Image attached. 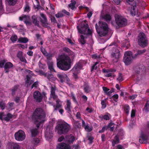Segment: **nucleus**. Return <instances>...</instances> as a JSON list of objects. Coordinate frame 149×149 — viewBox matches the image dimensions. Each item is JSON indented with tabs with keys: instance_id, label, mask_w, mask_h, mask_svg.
<instances>
[{
	"instance_id": "nucleus-55",
	"label": "nucleus",
	"mask_w": 149,
	"mask_h": 149,
	"mask_svg": "<svg viewBox=\"0 0 149 149\" xmlns=\"http://www.w3.org/2000/svg\"><path fill=\"white\" fill-rule=\"evenodd\" d=\"M6 61L3 60L0 61V68H2L3 67L4 63L6 62Z\"/></svg>"
},
{
	"instance_id": "nucleus-2",
	"label": "nucleus",
	"mask_w": 149,
	"mask_h": 149,
	"mask_svg": "<svg viewBox=\"0 0 149 149\" xmlns=\"http://www.w3.org/2000/svg\"><path fill=\"white\" fill-rule=\"evenodd\" d=\"M45 115L42 109H36L32 116V118L36 127L39 128L41 124L43 123L45 120Z\"/></svg>"
},
{
	"instance_id": "nucleus-12",
	"label": "nucleus",
	"mask_w": 149,
	"mask_h": 149,
	"mask_svg": "<svg viewBox=\"0 0 149 149\" xmlns=\"http://www.w3.org/2000/svg\"><path fill=\"white\" fill-rule=\"evenodd\" d=\"M123 135V131L122 130H120L117 134L115 136L114 140L112 142V144L113 146H114L116 144L118 143L119 142V138L122 139Z\"/></svg>"
},
{
	"instance_id": "nucleus-61",
	"label": "nucleus",
	"mask_w": 149,
	"mask_h": 149,
	"mask_svg": "<svg viewBox=\"0 0 149 149\" xmlns=\"http://www.w3.org/2000/svg\"><path fill=\"white\" fill-rule=\"evenodd\" d=\"M86 110L89 113H91L93 111V109L91 108L88 107L86 108Z\"/></svg>"
},
{
	"instance_id": "nucleus-16",
	"label": "nucleus",
	"mask_w": 149,
	"mask_h": 149,
	"mask_svg": "<svg viewBox=\"0 0 149 149\" xmlns=\"http://www.w3.org/2000/svg\"><path fill=\"white\" fill-rule=\"evenodd\" d=\"M57 149H71L70 145L62 142L58 144L56 147Z\"/></svg>"
},
{
	"instance_id": "nucleus-59",
	"label": "nucleus",
	"mask_w": 149,
	"mask_h": 149,
	"mask_svg": "<svg viewBox=\"0 0 149 149\" xmlns=\"http://www.w3.org/2000/svg\"><path fill=\"white\" fill-rule=\"evenodd\" d=\"M114 92V90L113 88L111 89L110 90H109L108 92V93H107V95L108 96H110L111 95V93Z\"/></svg>"
},
{
	"instance_id": "nucleus-40",
	"label": "nucleus",
	"mask_w": 149,
	"mask_h": 149,
	"mask_svg": "<svg viewBox=\"0 0 149 149\" xmlns=\"http://www.w3.org/2000/svg\"><path fill=\"white\" fill-rule=\"evenodd\" d=\"M111 115L109 113H107V115H105L103 116V118L106 120H109L110 118L111 117Z\"/></svg>"
},
{
	"instance_id": "nucleus-6",
	"label": "nucleus",
	"mask_w": 149,
	"mask_h": 149,
	"mask_svg": "<svg viewBox=\"0 0 149 149\" xmlns=\"http://www.w3.org/2000/svg\"><path fill=\"white\" fill-rule=\"evenodd\" d=\"M149 134V125L148 124L146 127L143 129L140 136L142 139H140L139 142L141 143H146Z\"/></svg>"
},
{
	"instance_id": "nucleus-43",
	"label": "nucleus",
	"mask_w": 149,
	"mask_h": 149,
	"mask_svg": "<svg viewBox=\"0 0 149 149\" xmlns=\"http://www.w3.org/2000/svg\"><path fill=\"white\" fill-rule=\"evenodd\" d=\"M47 77L49 80H55L56 79V78L54 77L53 75L52 74H50L47 75Z\"/></svg>"
},
{
	"instance_id": "nucleus-46",
	"label": "nucleus",
	"mask_w": 149,
	"mask_h": 149,
	"mask_svg": "<svg viewBox=\"0 0 149 149\" xmlns=\"http://www.w3.org/2000/svg\"><path fill=\"white\" fill-rule=\"evenodd\" d=\"M21 147L19 145L16 143H14L13 145V149H20Z\"/></svg>"
},
{
	"instance_id": "nucleus-37",
	"label": "nucleus",
	"mask_w": 149,
	"mask_h": 149,
	"mask_svg": "<svg viewBox=\"0 0 149 149\" xmlns=\"http://www.w3.org/2000/svg\"><path fill=\"white\" fill-rule=\"evenodd\" d=\"M13 115L10 113H8L6 116L4 118V120L6 121H9L12 117Z\"/></svg>"
},
{
	"instance_id": "nucleus-57",
	"label": "nucleus",
	"mask_w": 149,
	"mask_h": 149,
	"mask_svg": "<svg viewBox=\"0 0 149 149\" xmlns=\"http://www.w3.org/2000/svg\"><path fill=\"white\" fill-rule=\"evenodd\" d=\"M18 88V86L17 85L14 86L12 89V91L13 94L14 92L17 90Z\"/></svg>"
},
{
	"instance_id": "nucleus-56",
	"label": "nucleus",
	"mask_w": 149,
	"mask_h": 149,
	"mask_svg": "<svg viewBox=\"0 0 149 149\" xmlns=\"http://www.w3.org/2000/svg\"><path fill=\"white\" fill-rule=\"evenodd\" d=\"M40 141V140L39 139L37 138L34 139L33 142L34 144L36 145L39 143Z\"/></svg>"
},
{
	"instance_id": "nucleus-14",
	"label": "nucleus",
	"mask_w": 149,
	"mask_h": 149,
	"mask_svg": "<svg viewBox=\"0 0 149 149\" xmlns=\"http://www.w3.org/2000/svg\"><path fill=\"white\" fill-rule=\"evenodd\" d=\"M120 54V52L118 50H116L115 53H113L111 54L112 60L114 62L118 61Z\"/></svg>"
},
{
	"instance_id": "nucleus-29",
	"label": "nucleus",
	"mask_w": 149,
	"mask_h": 149,
	"mask_svg": "<svg viewBox=\"0 0 149 149\" xmlns=\"http://www.w3.org/2000/svg\"><path fill=\"white\" fill-rule=\"evenodd\" d=\"M79 42L83 45L86 42V41L85 40L84 38L82 35L80 36V38L79 39Z\"/></svg>"
},
{
	"instance_id": "nucleus-24",
	"label": "nucleus",
	"mask_w": 149,
	"mask_h": 149,
	"mask_svg": "<svg viewBox=\"0 0 149 149\" xmlns=\"http://www.w3.org/2000/svg\"><path fill=\"white\" fill-rule=\"evenodd\" d=\"M32 19L33 23L36 26H39V22L37 20L36 17L33 15L32 17Z\"/></svg>"
},
{
	"instance_id": "nucleus-36",
	"label": "nucleus",
	"mask_w": 149,
	"mask_h": 149,
	"mask_svg": "<svg viewBox=\"0 0 149 149\" xmlns=\"http://www.w3.org/2000/svg\"><path fill=\"white\" fill-rule=\"evenodd\" d=\"M124 109L125 112L127 113H129V110L130 109V107L128 105H125L124 107Z\"/></svg>"
},
{
	"instance_id": "nucleus-19",
	"label": "nucleus",
	"mask_w": 149,
	"mask_h": 149,
	"mask_svg": "<svg viewBox=\"0 0 149 149\" xmlns=\"http://www.w3.org/2000/svg\"><path fill=\"white\" fill-rule=\"evenodd\" d=\"M66 142L68 143H72L74 141L75 138L73 135L70 134V135L67 136L66 137Z\"/></svg>"
},
{
	"instance_id": "nucleus-50",
	"label": "nucleus",
	"mask_w": 149,
	"mask_h": 149,
	"mask_svg": "<svg viewBox=\"0 0 149 149\" xmlns=\"http://www.w3.org/2000/svg\"><path fill=\"white\" fill-rule=\"evenodd\" d=\"M99 62H96L95 64L93 65L91 69V71L93 70H96L97 69V67L96 65L98 64Z\"/></svg>"
},
{
	"instance_id": "nucleus-58",
	"label": "nucleus",
	"mask_w": 149,
	"mask_h": 149,
	"mask_svg": "<svg viewBox=\"0 0 149 149\" xmlns=\"http://www.w3.org/2000/svg\"><path fill=\"white\" fill-rule=\"evenodd\" d=\"M17 56L19 58L23 56V53L21 51L19 52L17 54Z\"/></svg>"
},
{
	"instance_id": "nucleus-33",
	"label": "nucleus",
	"mask_w": 149,
	"mask_h": 149,
	"mask_svg": "<svg viewBox=\"0 0 149 149\" xmlns=\"http://www.w3.org/2000/svg\"><path fill=\"white\" fill-rule=\"evenodd\" d=\"M10 5H14L17 3V0H6Z\"/></svg>"
},
{
	"instance_id": "nucleus-34",
	"label": "nucleus",
	"mask_w": 149,
	"mask_h": 149,
	"mask_svg": "<svg viewBox=\"0 0 149 149\" xmlns=\"http://www.w3.org/2000/svg\"><path fill=\"white\" fill-rule=\"evenodd\" d=\"M107 99H105L101 101V104L102 105V109H104L106 107V100Z\"/></svg>"
},
{
	"instance_id": "nucleus-3",
	"label": "nucleus",
	"mask_w": 149,
	"mask_h": 149,
	"mask_svg": "<svg viewBox=\"0 0 149 149\" xmlns=\"http://www.w3.org/2000/svg\"><path fill=\"white\" fill-rule=\"evenodd\" d=\"M99 23L100 28H98V26L97 24L95 25L96 31L100 36H104L107 34L109 31L108 25L105 22H100Z\"/></svg>"
},
{
	"instance_id": "nucleus-28",
	"label": "nucleus",
	"mask_w": 149,
	"mask_h": 149,
	"mask_svg": "<svg viewBox=\"0 0 149 149\" xmlns=\"http://www.w3.org/2000/svg\"><path fill=\"white\" fill-rule=\"evenodd\" d=\"M28 41V38H26L21 37L19 38L18 41L19 42L26 43Z\"/></svg>"
},
{
	"instance_id": "nucleus-20",
	"label": "nucleus",
	"mask_w": 149,
	"mask_h": 149,
	"mask_svg": "<svg viewBox=\"0 0 149 149\" xmlns=\"http://www.w3.org/2000/svg\"><path fill=\"white\" fill-rule=\"evenodd\" d=\"M71 102L70 100H67L66 101V105L65 106V109L68 113H69L71 111Z\"/></svg>"
},
{
	"instance_id": "nucleus-51",
	"label": "nucleus",
	"mask_w": 149,
	"mask_h": 149,
	"mask_svg": "<svg viewBox=\"0 0 149 149\" xmlns=\"http://www.w3.org/2000/svg\"><path fill=\"white\" fill-rule=\"evenodd\" d=\"M0 107L2 110L5 109V103L3 102L2 101L0 102Z\"/></svg>"
},
{
	"instance_id": "nucleus-9",
	"label": "nucleus",
	"mask_w": 149,
	"mask_h": 149,
	"mask_svg": "<svg viewBox=\"0 0 149 149\" xmlns=\"http://www.w3.org/2000/svg\"><path fill=\"white\" fill-rule=\"evenodd\" d=\"M77 29L79 33L84 34L91 35L92 31L88 28V26L87 24H85L83 26H77Z\"/></svg>"
},
{
	"instance_id": "nucleus-10",
	"label": "nucleus",
	"mask_w": 149,
	"mask_h": 149,
	"mask_svg": "<svg viewBox=\"0 0 149 149\" xmlns=\"http://www.w3.org/2000/svg\"><path fill=\"white\" fill-rule=\"evenodd\" d=\"M15 139L18 141H22L24 140L26 137L24 132L20 130L15 133L14 135Z\"/></svg>"
},
{
	"instance_id": "nucleus-7",
	"label": "nucleus",
	"mask_w": 149,
	"mask_h": 149,
	"mask_svg": "<svg viewBox=\"0 0 149 149\" xmlns=\"http://www.w3.org/2000/svg\"><path fill=\"white\" fill-rule=\"evenodd\" d=\"M138 42L139 45L143 47H145L148 44V40L145 34L141 32L138 36Z\"/></svg>"
},
{
	"instance_id": "nucleus-1",
	"label": "nucleus",
	"mask_w": 149,
	"mask_h": 149,
	"mask_svg": "<svg viewBox=\"0 0 149 149\" xmlns=\"http://www.w3.org/2000/svg\"><path fill=\"white\" fill-rule=\"evenodd\" d=\"M59 61L57 62V67L61 70L67 71L71 67L72 60L68 55L63 54L59 56Z\"/></svg>"
},
{
	"instance_id": "nucleus-54",
	"label": "nucleus",
	"mask_w": 149,
	"mask_h": 149,
	"mask_svg": "<svg viewBox=\"0 0 149 149\" xmlns=\"http://www.w3.org/2000/svg\"><path fill=\"white\" fill-rule=\"evenodd\" d=\"M19 59H20V61L22 62H24L25 63H27V61L26 59L24 57H23V56L20 58H19Z\"/></svg>"
},
{
	"instance_id": "nucleus-30",
	"label": "nucleus",
	"mask_w": 149,
	"mask_h": 149,
	"mask_svg": "<svg viewBox=\"0 0 149 149\" xmlns=\"http://www.w3.org/2000/svg\"><path fill=\"white\" fill-rule=\"evenodd\" d=\"M149 109V103L148 101H147L145 105V107L143 109V111L145 112H148V111Z\"/></svg>"
},
{
	"instance_id": "nucleus-52",
	"label": "nucleus",
	"mask_w": 149,
	"mask_h": 149,
	"mask_svg": "<svg viewBox=\"0 0 149 149\" xmlns=\"http://www.w3.org/2000/svg\"><path fill=\"white\" fill-rule=\"evenodd\" d=\"M145 52V50H139L138 51L137 54H135V57L138 55L141 54H142L143 53Z\"/></svg>"
},
{
	"instance_id": "nucleus-23",
	"label": "nucleus",
	"mask_w": 149,
	"mask_h": 149,
	"mask_svg": "<svg viewBox=\"0 0 149 149\" xmlns=\"http://www.w3.org/2000/svg\"><path fill=\"white\" fill-rule=\"evenodd\" d=\"M137 13V8L136 6H133L131 10V14L132 16H134Z\"/></svg>"
},
{
	"instance_id": "nucleus-60",
	"label": "nucleus",
	"mask_w": 149,
	"mask_h": 149,
	"mask_svg": "<svg viewBox=\"0 0 149 149\" xmlns=\"http://www.w3.org/2000/svg\"><path fill=\"white\" fill-rule=\"evenodd\" d=\"M38 74L40 75H43L45 76H47V74L46 73H45L43 71L41 70H39L38 72Z\"/></svg>"
},
{
	"instance_id": "nucleus-44",
	"label": "nucleus",
	"mask_w": 149,
	"mask_h": 149,
	"mask_svg": "<svg viewBox=\"0 0 149 149\" xmlns=\"http://www.w3.org/2000/svg\"><path fill=\"white\" fill-rule=\"evenodd\" d=\"M17 39V36L15 35L12 36L10 38L11 41L13 42L16 41Z\"/></svg>"
},
{
	"instance_id": "nucleus-39",
	"label": "nucleus",
	"mask_w": 149,
	"mask_h": 149,
	"mask_svg": "<svg viewBox=\"0 0 149 149\" xmlns=\"http://www.w3.org/2000/svg\"><path fill=\"white\" fill-rule=\"evenodd\" d=\"M14 144V143H8L7 146V147L8 149H13Z\"/></svg>"
},
{
	"instance_id": "nucleus-25",
	"label": "nucleus",
	"mask_w": 149,
	"mask_h": 149,
	"mask_svg": "<svg viewBox=\"0 0 149 149\" xmlns=\"http://www.w3.org/2000/svg\"><path fill=\"white\" fill-rule=\"evenodd\" d=\"M48 65L49 69L52 72H55L53 67V63L52 62H49L48 63Z\"/></svg>"
},
{
	"instance_id": "nucleus-41",
	"label": "nucleus",
	"mask_w": 149,
	"mask_h": 149,
	"mask_svg": "<svg viewBox=\"0 0 149 149\" xmlns=\"http://www.w3.org/2000/svg\"><path fill=\"white\" fill-rule=\"evenodd\" d=\"M84 128L85 130L88 132H91L92 130L93 129L92 127H90L88 125L84 126Z\"/></svg>"
},
{
	"instance_id": "nucleus-48",
	"label": "nucleus",
	"mask_w": 149,
	"mask_h": 149,
	"mask_svg": "<svg viewBox=\"0 0 149 149\" xmlns=\"http://www.w3.org/2000/svg\"><path fill=\"white\" fill-rule=\"evenodd\" d=\"M102 89L104 93L107 95V93L109 92V89L107 88V87L104 86L103 87Z\"/></svg>"
},
{
	"instance_id": "nucleus-42",
	"label": "nucleus",
	"mask_w": 149,
	"mask_h": 149,
	"mask_svg": "<svg viewBox=\"0 0 149 149\" xmlns=\"http://www.w3.org/2000/svg\"><path fill=\"white\" fill-rule=\"evenodd\" d=\"M30 10V8L28 3H26L24 8V11L29 12Z\"/></svg>"
},
{
	"instance_id": "nucleus-11",
	"label": "nucleus",
	"mask_w": 149,
	"mask_h": 149,
	"mask_svg": "<svg viewBox=\"0 0 149 149\" xmlns=\"http://www.w3.org/2000/svg\"><path fill=\"white\" fill-rule=\"evenodd\" d=\"M81 68V63H78L76 64L72 70L71 71L73 72L74 77L75 79L78 78L77 74L80 72V70Z\"/></svg>"
},
{
	"instance_id": "nucleus-62",
	"label": "nucleus",
	"mask_w": 149,
	"mask_h": 149,
	"mask_svg": "<svg viewBox=\"0 0 149 149\" xmlns=\"http://www.w3.org/2000/svg\"><path fill=\"white\" fill-rule=\"evenodd\" d=\"M84 89L85 92L86 93H88L89 91V86H85Z\"/></svg>"
},
{
	"instance_id": "nucleus-63",
	"label": "nucleus",
	"mask_w": 149,
	"mask_h": 149,
	"mask_svg": "<svg viewBox=\"0 0 149 149\" xmlns=\"http://www.w3.org/2000/svg\"><path fill=\"white\" fill-rule=\"evenodd\" d=\"M41 52H42L43 54L45 56L46 54L47 53V52L45 50V49L43 48V47H41Z\"/></svg>"
},
{
	"instance_id": "nucleus-35",
	"label": "nucleus",
	"mask_w": 149,
	"mask_h": 149,
	"mask_svg": "<svg viewBox=\"0 0 149 149\" xmlns=\"http://www.w3.org/2000/svg\"><path fill=\"white\" fill-rule=\"evenodd\" d=\"M32 135L33 136H34L37 135L38 133V130L36 129H34L31 130Z\"/></svg>"
},
{
	"instance_id": "nucleus-45",
	"label": "nucleus",
	"mask_w": 149,
	"mask_h": 149,
	"mask_svg": "<svg viewBox=\"0 0 149 149\" xmlns=\"http://www.w3.org/2000/svg\"><path fill=\"white\" fill-rule=\"evenodd\" d=\"M58 96L56 95V93L50 94L49 99L53 98L54 100L57 99Z\"/></svg>"
},
{
	"instance_id": "nucleus-64",
	"label": "nucleus",
	"mask_w": 149,
	"mask_h": 149,
	"mask_svg": "<svg viewBox=\"0 0 149 149\" xmlns=\"http://www.w3.org/2000/svg\"><path fill=\"white\" fill-rule=\"evenodd\" d=\"M135 110L134 109H132L131 113V117H133L135 115Z\"/></svg>"
},
{
	"instance_id": "nucleus-22",
	"label": "nucleus",
	"mask_w": 149,
	"mask_h": 149,
	"mask_svg": "<svg viewBox=\"0 0 149 149\" xmlns=\"http://www.w3.org/2000/svg\"><path fill=\"white\" fill-rule=\"evenodd\" d=\"M76 3L74 0H71V3L68 5V7L72 10H73L75 8V5Z\"/></svg>"
},
{
	"instance_id": "nucleus-49",
	"label": "nucleus",
	"mask_w": 149,
	"mask_h": 149,
	"mask_svg": "<svg viewBox=\"0 0 149 149\" xmlns=\"http://www.w3.org/2000/svg\"><path fill=\"white\" fill-rule=\"evenodd\" d=\"M56 88L55 86H52L51 88L50 94L55 93Z\"/></svg>"
},
{
	"instance_id": "nucleus-38",
	"label": "nucleus",
	"mask_w": 149,
	"mask_h": 149,
	"mask_svg": "<svg viewBox=\"0 0 149 149\" xmlns=\"http://www.w3.org/2000/svg\"><path fill=\"white\" fill-rule=\"evenodd\" d=\"M108 127L110 128V131H113L114 129V124L111 123L109 124L108 126Z\"/></svg>"
},
{
	"instance_id": "nucleus-47",
	"label": "nucleus",
	"mask_w": 149,
	"mask_h": 149,
	"mask_svg": "<svg viewBox=\"0 0 149 149\" xmlns=\"http://www.w3.org/2000/svg\"><path fill=\"white\" fill-rule=\"evenodd\" d=\"M117 80L119 81H122L123 80V78L122 76V74L119 73L118 77L117 78Z\"/></svg>"
},
{
	"instance_id": "nucleus-31",
	"label": "nucleus",
	"mask_w": 149,
	"mask_h": 149,
	"mask_svg": "<svg viewBox=\"0 0 149 149\" xmlns=\"http://www.w3.org/2000/svg\"><path fill=\"white\" fill-rule=\"evenodd\" d=\"M103 18L107 22H108L110 21L111 17L110 15L106 14L103 17Z\"/></svg>"
},
{
	"instance_id": "nucleus-21",
	"label": "nucleus",
	"mask_w": 149,
	"mask_h": 149,
	"mask_svg": "<svg viewBox=\"0 0 149 149\" xmlns=\"http://www.w3.org/2000/svg\"><path fill=\"white\" fill-rule=\"evenodd\" d=\"M63 50L66 52L68 53L69 55L72 56V59H73L75 57V54L74 53L71 51L68 48L65 47L63 48Z\"/></svg>"
},
{
	"instance_id": "nucleus-17",
	"label": "nucleus",
	"mask_w": 149,
	"mask_h": 149,
	"mask_svg": "<svg viewBox=\"0 0 149 149\" xmlns=\"http://www.w3.org/2000/svg\"><path fill=\"white\" fill-rule=\"evenodd\" d=\"M40 15L43 18V19L41 20V22L42 23L43 26L45 27H48L49 26V24L47 22V18L45 15L43 13H40Z\"/></svg>"
},
{
	"instance_id": "nucleus-53",
	"label": "nucleus",
	"mask_w": 149,
	"mask_h": 149,
	"mask_svg": "<svg viewBox=\"0 0 149 149\" xmlns=\"http://www.w3.org/2000/svg\"><path fill=\"white\" fill-rule=\"evenodd\" d=\"M62 12L66 15L70 16V13L65 9L63 10Z\"/></svg>"
},
{
	"instance_id": "nucleus-18",
	"label": "nucleus",
	"mask_w": 149,
	"mask_h": 149,
	"mask_svg": "<svg viewBox=\"0 0 149 149\" xmlns=\"http://www.w3.org/2000/svg\"><path fill=\"white\" fill-rule=\"evenodd\" d=\"M57 76L60 79L61 82L64 81L65 79L68 78L66 74L64 73L58 74H57Z\"/></svg>"
},
{
	"instance_id": "nucleus-26",
	"label": "nucleus",
	"mask_w": 149,
	"mask_h": 149,
	"mask_svg": "<svg viewBox=\"0 0 149 149\" xmlns=\"http://www.w3.org/2000/svg\"><path fill=\"white\" fill-rule=\"evenodd\" d=\"M72 123L73 126L75 128H80L81 125L80 123L79 122L75 120H74L72 122Z\"/></svg>"
},
{
	"instance_id": "nucleus-15",
	"label": "nucleus",
	"mask_w": 149,
	"mask_h": 149,
	"mask_svg": "<svg viewBox=\"0 0 149 149\" xmlns=\"http://www.w3.org/2000/svg\"><path fill=\"white\" fill-rule=\"evenodd\" d=\"M30 17L29 16L23 15L19 17L20 20H24L25 23L26 25H30L31 24V22L30 21Z\"/></svg>"
},
{
	"instance_id": "nucleus-13",
	"label": "nucleus",
	"mask_w": 149,
	"mask_h": 149,
	"mask_svg": "<svg viewBox=\"0 0 149 149\" xmlns=\"http://www.w3.org/2000/svg\"><path fill=\"white\" fill-rule=\"evenodd\" d=\"M33 96L34 99L37 102H40L42 101V97L40 92L39 91H35L34 93Z\"/></svg>"
},
{
	"instance_id": "nucleus-8",
	"label": "nucleus",
	"mask_w": 149,
	"mask_h": 149,
	"mask_svg": "<svg viewBox=\"0 0 149 149\" xmlns=\"http://www.w3.org/2000/svg\"><path fill=\"white\" fill-rule=\"evenodd\" d=\"M115 21L117 24L119 26H126L127 23V20L120 15H116L115 16Z\"/></svg>"
},
{
	"instance_id": "nucleus-5",
	"label": "nucleus",
	"mask_w": 149,
	"mask_h": 149,
	"mask_svg": "<svg viewBox=\"0 0 149 149\" xmlns=\"http://www.w3.org/2000/svg\"><path fill=\"white\" fill-rule=\"evenodd\" d=\"M135 58L132 56V53L131 51H127L125 52L123 59V61L126 65L130 64L133 60Z\"/></svg>"
},
{
	"instance_id": "nucleus-27",
	"label": "nucleus",
	"mask_w": 149,
	"mask_h": 149,
	"mask_svg": "<svg viewBox=\"0 0 149 149\" xmlns=\"http://www.w3.org/2000/svg\"><path fill=\"white\" fill-rule=\"evenodd\" d=\"M13 66V64L10 62H8L6 63L4 66V68L5 70L7 69L10 68Z\"/></svg>"
},
{
	"instance_id": "nucleus-32",
	"label": "nucleus",
	"mask_w": 149,
	"mask_h": 149,
	"mask_svg": "<svg viewBox=\"0 0 149 149\" xmlns=\"http://www.w3.org/2000/svg\"><path fill=\"white\" fill-rule=\"evenodd\" d=\"M26 77L27 79L26 81V83L27 84V86L30 85L33 82V81L32 80H30L31 77H29L28 75H27Z\"/></svg>"
},
{
	"instance_id": "nucleus-4",
	"label": "nucleus",
	"mask_w": 149,
	"mask_h": 149,
	"mask_svg": "<svg viewBox=\"0 0 149 149\" xmlns=\"http://www.w3.org/2000/svg\"><path fill=\"white\" fill-rule=\"evenodd\" d=\"M70 129V125L65 122H62L58 123L56 127L59 134H62L68 132Z\"/></svg>"
}]
</instances>
